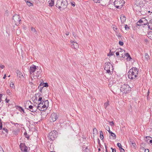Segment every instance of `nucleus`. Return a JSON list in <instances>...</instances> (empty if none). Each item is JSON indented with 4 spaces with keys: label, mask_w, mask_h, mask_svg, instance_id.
Returning a JSON list of instances; mask_svg holds the SVG:
<instances>
[{
    "label": "nucleus",
    "mask_w": 152,
    "mask_h": 152,
    "mask_svg": "<svg viewBox=\"0 0 152 152\" xmlns=\"http://www.w3.org/2000/svg\"><path fill=\"white\" fill-rule=\"evenodd\" d=\"M138 72V69L136 67H133L130 69L128 74L129 78L135 79L137 77Z\"/></svg>",
    "instance_id": "obj_1"
},
{
    "label": "nucleus",
    "mask_w": 152,
    "mask_h": 152,
    "mask_svg": "<svg viewBox=\"0 0 152 152\" xmlns=\"http://www.w3.org/2000/svg\"><path fill=\"white\" fill-rule=\"evenodd\" d=\"M104 69L109 74H111L113 70V66L110 63H105Z\"/></svg>",
    "instance_id": "obj_2"
},
{
    "label": "nucleus",
    "mask_w": 152,
    "mask_h": 152,
    "mask_svg": "<svg viewBox=\"0 0 152 152\" xmlns=\"http://www.w3.org/2000/svg\"><path fill=\"white\" fill-rule=\"evenodd\" d=\"M57 135L58 132L56 130H53L50 132L48 137V138L50 140V142L55 140L57 137Z\"/></svg>",
    "instance_id": "obj_3"
},
{
    "label": "nucleus",
    "mask_w": 152,
    "mask_h": 152,
    "mask_svg": "<svg viewBox=\"0 0 152 152\" xmlns=\"http://www.w3.org/2000/svg\"><path fill=\"white\" fill-rule=\"evenodd\" d=\"M124 4V0H115L114 2V6L117 9H121Z\"/></svg>",
    "instance_id": "obj_4"
},
{
    "label": "nucleus",
    "mask_w": 152,
    "mask_h": 152,
    "mask_svg": "<svg viewBox=\"0 0 152 152\" xmlns=\"http://www.w3.org/2000/svg\"><path fill=\"white\" fill-rule=\"evenodd\" d=\"M131 88L127 84H123L121 87L120 90L125 94L129 92L131 90Z\"/></svg>",
    "instance_id": "obj_5"
},
{
    "label": "nucleus",
    "mask_w": 152,
    "mask_h": 152,
    "mask_svg": "<svg viewBox=\"0 0 152 152\" xmlns=\"http://www.w3.org/2000/svg\"><path fill=\"white\" fill-rule=\"evenodd\" d=\"M49 104V102L48 100H46V101H45V104L41 106V105L38 106L37 107V109H39L41 111H43L46 110L47 108V106H48Z\"/></svg>",
    "instance_id": "obj_6"
},
{
    "label": "nucleus",
    "mask_w": 152,
    "mask_h": 152,
    "mask_svg": "<svg viewBox=\"0 0 152 152\" xmlns=\"http://www.w3.org/2000/svg\"><path fill=\"white\" fill-rule=\"evenodd\" d=\"M148 23V21H147V20H144V21L142 20H139L136 24L137 26H141L143 25H146Z\"/></svg>",
    "instance_id": "obj_7"
},
{
    "label": "nucleus",
    "mask_w": 152,
    "mask_h": 152,
    "mask_svg": "<svg viewBox=\"0 0 152 152\" xmlns=\"http://www.w3.org/2000/svg\"><path fill=\"white\" fill-rule=\"evenodd\" d=\"M58 118L57 115L56 113H53L51 115L50 120L51 122H54Z\"/></svg>",
    "instance_id": "obj_8"
},
{
    "label": "nucleus",
    "mask_w": 152,
    "mask_h": 152,
    "mask_svg": "<svg viewBox=\"0 0 152 152\" xmlns=\"http://www.w3.org/2000/svg\"><path fill=\"white\" fill-rule=\"evenodd\" d=\"M36 69L37 66L35 65H33L30 67L29 71L30 74H32V73L35 71Z\"/></svg>",
    "instance_id": "obj_9"
},
{
    "label": "nucleus",
    "mask_w": 152,
    "mask_h": 152,
    "mask_svg": "<svg viewBox=\"0 0 152 152\" xmlns=\"http://www.w3.org/2000/svg\"><path fill=\"white\" fill-rule=\"evenodd\" d=\"M71 46L72 48H73L75 49H77L78 48V44L74 42L71 41Z\"/></svg>",
    "instance_id": "obj_10"
},
{
    "label": "nucleus",
    "mask_w": 152,
    "mask_h": 152,
    "mask_svg": "<svg viewBox=\"0 0 152 152\" xmlns=\"http://www.w3.org/2000/svg\"><path fill=\"white\" fill-rule=\"evenodd\" d=\"M16 72L17 75V76L18 79H20L22 77H23V76L22 74V73L19 70H17L16 71Z\"/></svg>",
    "instance_id": "obj_11"
},
{
    "label": "nucleus",
    "mask_w": 152,
    "mask_h": 152,
    "mask_svg": "<svg viewBox=\"0 0 152 152\" xmlns=\"http://www.w3.org/2000/svg\"><path fill=\"white\" fill-rule=\"evenodd\" d=\"M28 108L30 109L29 110L32 112H35L37 110L36 107H34L32 105L29 106Z\"/></svg>",
    "instance_id": "obj_12"
},
{
    "label": "nucleus",
    "mask_w": 152,
    "mask_h": 152,
    "mask_svg": "<svg viewBox=\"0 0 152 152\" xmlns=\"http://www.w3.org/2000/svg\"><path fill=\"white\" fill-rule=\"evenodd\" d=\"M15 107L16 108L17 110H18L22 113H25L24 109L21 107L19 106H17Z\"/></svg>",
    "instance_id": "obj_13"
},
{
    "label": "nucleus",
    "mask_w": 152,
    "mask_h": 152,
    "mask_svg": "<svg viewBox=\"0 0 152 152\" xmlns=\"http://www.w3.org/2000/svg\"><path fill=\"white\" fill-rule=\"evenodd\" d=\"M148 36L151 39H152V29H150L148 32Z\"/></svg>",
    "instance_id": "obj_14"
},
{
    "label": "nucleus",
    "mask_w": 152,
    "mask_h": 152,
    "mask_svg": "<svg viewBox=\"0 0 152 152\" xmlns=\"http://www.w3.org/2000/svg\"><path fill=\"white\" fill-rule=\"evenodd\" d=\"M120 50L121 51H119L120 52V54L122 56L121 57H124H124H125V55H126V53H125V51L124 50H122L121 49Z\"/></svg>",
    "instance_id": "obj_15"
},
{
    "label": "nucleus",
    "mask_w": 152,
    "mask_h": 152,
    "mask_svg": "<svg viewBox=\"0 0 152 152\" xmlns=\"http://www.w3.org/2000/svg\"><path fill=\"white\" fill-rule=\"evenodd\" d=\"M69 4H70L73 7H75V2L72 0H69V3H67V5Z\"/></svg>",
    "instance_id": "obj_16"
},
{
    "label": "nucleus",
    "mask_w": 152,
    "mask_h": 152,
    "mask_svg": "<svg viewBox=\"0 0 152 152\" xmlns=\"http://www.w3.org/2000/svg\"><path fill=\"white\" fill-rule=\"evenodd\" d=\"M129 142L130 144H131L132 147L135 148L136 145L135 142L134 141L133 142L131 141H130Z\"/></svg>",
    "instance_id": "obj_17"
},
{
    "label": "nucleus",
    "mask_w": 152,
    "mask_h": 152,
    "mask_svg": "<svg viewBox=\"0 0 152 152\" xmlns=\"http://www.w3.org/2000/svg\"><path fill=\"white\" fill-rule=\"evenodd\" d=\"M25 146V144L23 143H20V148L22 151H23V149L24 148Z\"/></svg>",
    "instance_id": "obj_18"
},
{
    "label": "nucleus",
    "mask_w": 152,
    "mask_h": 152,
    "mask_svg": "<svg viewBox=\"0 0 152 152\" xmlns=\"http://www.w3.org/2000/svg\"><path fill=\"white\" fill-rule=\"evenodd\" d=\"M148 28L150 29H152V20H151L148 24Z\"/></svg>",
    "instance_id": "obj_19"
},
{
    "label": "nucleus",
    "mask_w": 152,
    "mask_h": 152,
    "mask_svg": "<svg viewBox=\"0 0 152 152\" xmlns=\"http://www.w3.org/2000/svg\"><path fill=\"white\" fill-rule=\"evenodd\" d=\"M125 56L127 57L126 59L130 61V59H132L128 53H126Z\"/></svg>",
    "instance_id": "obj_20"
},
{
    "label": "nucleus",
    "mask_w": 152,
    "mask_h": 152,
    "mask_svg": "<svg viewBox=\"0 0 152 152\" xmlns=\"http://www.w3.org/2000/svg\"><path fill=\"white\" fill-rule=\"evenodd\" d=\"M3 130L4 131V132L3 131L2 132V133L3 134H4L6 135L8 133V130L5 128H3Z\"/></svg>",
    "instance_id": "obj_21"
},
{
    "label": "nucleus",
    "mask_w": 152,
    "mask_h": 152,
    "mask_svg": "<svg viewBox=\"0 0 152 152\" xmlns=\"http://www.w3.org/2000/svg\"><path fill=\"white\" fill-rule=\"evenodd\" d=\"M54 1L53 0H50V2L49 3V6L50 7H52L54 5Z\"/></svg>",
    "instance_id": "obj_22"
},
{
    "label": "nucleus",
    "mask_w": 152,
    "mask_h": 152,
    "mask_svg": "<svg viewBox=\"0 0 152 152\" xmlns=\"http://www.w3.org/2000/svg\"><path fill=\"white\" fill-rule=\"evenodd\" d=\"M100 139L102 140H103L104 138V136L103 135V133L102 131H100Z\"/></svg>",
    "instance_id": "obj_23"
},
{
    "label": "nucleus",
    "mask_w": 152,
    "mask_h": 152,
    "mask_svg": "<svg viewBox=\"0 0 152 152\" xmlns=\"http://www.w3.org/2000/svg\"><path fill=\"white\" fill-rule=\"evenodd\" d=\"M19 19V15H14L12 17V19Z\"/></svg>",
    "instance_id": "obj_24"
},
{
    "label": "nucleus",
    "mask_w": 152,
    "mask_h": 152,
    "mask_svg": "<svg viewBox=\"0 0 152 152\" xmlns=\"http://www.w3.org/2000/svg\"><path fill=\"white\" fill-rule=\"evenodd\" d=\"M45 101H46V100L43 99L42 101H40V102L39 103L38 106L41 105H42L44 103L45 104Z\"/></svg>",
    "instance_id": "obj_25"
},
{
    "label": "nucleus",
    "mask_w": 152,
    "mask_h": 152,
    "mask_svg": "<svg viewBox=\"0 0 152 152\" xmlns=\"http://www.w3.org/2000/svg\"><path fill=\"white\" fill-rule=\"evenodd\" d=\"M61 6H58V8H62V7L64 6L66 2H65L64 1L63 2V1H61Z\"/></svg>",
    "instance_id": "obj_26"
},
{
    "label": "nucleus",
    "mask_w": 152,
    "mask_h": 152,
    "mask_svg": "<svg viewBox=\"0 0 152 152\" xmlns=\"http://www.w3.org/2000/svg\"><path fill=\"white\" fill-rule=\"evenodd\" d=\"M17 21L15 20V24L16 26H18L20 23L21 20H17Z\"/></svg>",
    "instance_id": "obj_27"
},
{
    "label": "nucleus",
    "mask_w": 152,
    "mask_h": 152,
    "mask_svg": "<svg viewBox=\"0 0 152 152\" xmlns=\"http://www.w3.org/2000/svg\"><path fill=\"white\" fill-rule=\"evenodd\" d=\"M31 29L33 32H34L35 34H37V31H36V29L34 28L33 27H31Z\"/></svg>",
    "instance_id": "obj_28"
},
{
    "label": "nucleus",
    "mask_w": 152,
    "mask_h": 152,
    "mask_svg": "<svg viewBox=\"0 0 152 152\" xmlns=\"http://www.w3.org/2000/svg\"><path fill=\"white\" fill-rule=\"evenodd\" d=\"M26 2L27 5L29 6H33V4L32 3H31L30 1H27Z\"/></svg>",
    "instance_id": "obj_29"
},
{
    "label": "nucleus",
    "mask_w": 152,
    "mask_h": 152,
    "mask_svg": "<svg viewBox=\"0 0 152 152\" xmlns=\"http://www.w3.org/2000/svg\"><path fill=\"white\" fill-rule=\"evenodd\" d=\"M114 80H111L109 83V84H108V86L109 87H111L113 85V83H114L113 82Z\"/></svg>",
    "instance_id": "obj_30"
},
{
    "label": "nucleus",
    "mask_w": 152,
    "mask_h": 152,
    "mask_svg": "<svg viewBox=\"0 0 152 152\" xmlns=\"http://www.w3.org/2000/svg\"><path fill=\"white\" fill-rule=\"evenodd\" d=\"M145 141H146L147 142H148V140H150L151 139H152V138L149 136H146L145 137Z\"/></svg>",
    "instance_id": "obj_31"
},
{
    "label": "nucleus",
    "mask_w": 152,
    "mask_h": 152,
    "mask_svg": "<svg viewBox=\"0 0 152 152\" xmlns=\"http://www.w3.org/2000/svg\"><path fill=\"white\" fill-rule=\"evenodd\" d=\"M111 136L112 137L113 139H115L116 138V136L115 133L112 132L111 133Z\"/></svg>",
    "instance_id": "obj_32"
},
{
    "label": "nucleus",
    "mask_w": 152,
    "mask_h": 152,
    "mask_svg": "<svg viewBox=\"0 0 152 152\" xmlns=\"http://www.w3.org/2000/svg\"><path fill=\"white\" fill-rule=\"evenodd\" d=\"M24 135H25V137L26 138L28 139L29 138V136L28 135V134L26 132H25L24 134Z\"/></svg>",
    "instance_id": "obj_33"
},
{
    "label": "nucleus",
    "mask_w": 152,
    "mask_h": 152,
    "mask_svg": "<svg viewBox=\"0 0 152 152\" xmlns=\"http://www.w3.org/2000/svg\"><path fill=\"white\" fill-rule=\"evenodd\" d=\"M19 131L17 130H14L13 131V133L14 134L17 135Z\"/></svg>",
    "instance_id": "obj_34"
},
{
    "label": "nucleus",
    "mask_w": 152,
    "mask_h": 152,
    "mask_svg": "<svg viewBox=\"0 0 152 152\" xmlns=\"http://www.w3.org/2000/svg\"><path fill=\"white\" fill-rule=\"evenodd\" d=\"M114 55V53L113 51H112L111 50H110V53L108 54V56H113Z\"/></svg>",
    "instance_id": "obj_35"
},
{
    "label": "nucleus",
    "mask_w": 152,
    "mask_h": 152,
    "mask_svg": "<svg viewBox=\"0 0 152 152\" xmlns=\"http://www.w3.org/2000/svg\"><path fill=\"white\" fill-rule=\"evenodd\" d=\"M2 123L1 122V119L0 118V130L1 129H2Z\"/></svg>",
    "instance_id": "obj_36"
},
{
    "label": "nucleus",
    "mask_w": 152,
    "mask_h": 152,
    "mask_svg": "<svg viewBox=\"0 0 152 152\" xmlns=\"http://www.w3.org/2000/svg\"><path fill=\"white\" fill-rule=\"evenodd\" d=\"M147 14L149 15H151L152 13V10H151V11L147 10Z\"/></svg>",
    "instance_id": "obj_37"
},
{
    "label": "nucleus",
    "mask_w": 152,
    "mask_h": 152,
    "mask_svg": "<svg viewBox=\"0 0 152 152\" xmlns=\"http://www.w3.org/2000/svg\"><path fill=\"white\" fill-rule=\"evenodd\" d=\"M109 104L108 102H106V103H105L104 104L105 108H106L109 105Z\"/></svg>",
    "instance_id": "obj_38"
},
{
    "label": "nucleus",
    "mask_w": 152,
    "mask_h": 152,
    "mask_svg": "<svg viewBox=\"0 0 152 152\" xmlns=\"http://www.w3.org/2000/svg\"><path fill=\"white\" fill-rule=\"evenodd\" d=\"M123 18H126L124 15L122 14L121 16L120 19H123Z\"/></svg>",
    "instance_id": "obj_39"
},
{
    "label": "nucleus",
    "mask_w": 152,
    "mask_h": 152,
    "mask_svg": "<svg viewBox=\"0 0 152 152\" xmlns=\"http://www.w3.org/2000/svg\"><path fill=\"white\" fill-rule=\"evenodd\" d=\"M6 92L9 95L11 94V93L10 92V90L9 89H7V90Z\"/></svg>",
    "instance_id": "obj_40"
},
{
    "label": "nucleus",
    "mask_w": 152,
    "mask_h": 152,
    "mask_svg": "<svg viewBox=\"0 0 152 152\" xmlns=\"http://www.w3.org/2000/svg\"><path fill=\"white\" fill-rule=\"evenodd\" d=\"M117 145V146L119 148L122 147V145L121 144L119 143H118Z\"/></svg>",
    "instance_id": "obj_41"
},
{
    "label": "nucleus",
    "mask_w": 152,
    "mask_h": 152,
    "mask_svg": "<svg viewBox=\"0 0 152 152\" xmlns=\"http://www.w3.org/2000/svg\"><path fill=\"white\" fill-rule=\"evenodd\" d=\"M110 124L112 126H113L114 125V124L113 121L110 122Z\"/></svg>",
    "instance_id": "obj_42"
},
{
    "label": "nucleus",
    "mask_w": 152,
    "mask_h": 152,
    "mask_svg": "<svg viewBox=\"0 0 152 152\" xmlns=\"http://www.w3.org/2000/svg\"><path fill=\"white\" fill-rule=\"evenodd\" d=\"M145 58L147 59H148L149 57L147 53L145 54Z\"/></svg>",
    "instance_id": "obj_43"
},
{
    "label": "nucleus",
    "mask_w": 152,
    "mask_h": 152,
    "mask_svg": "<svg viewBox=\"0 0 152 152\" xmlns=\"http://www.w3.org/2000/svg\"><path fill=\"white\" fill-rule=\"evenodd\" d=\"M9 11L7 10H6L5 11V15L8 16V14H9Z\"/></svg>",
    "instance_id": "obj_44"
},
{
    "label": "nucleus",
    "mask_w": 152,
    "mask_h": 152,
    "mask_svg": "<svg viewBox=\"0 0 152 152\" xmlns=\"http://www.w3.org/2000/svg\"><path fill=\"white\" fill-rule=\"evenodd\" d=\"M48 86V83H44V86H43L44 87H47Z\"/></svg>",
    "instance_id": "obj_45"
},
{
    "label": "nucleus",
    "mask_w": 152,
    "mask_h": 152,
    "mask_svg": "<svg viewBox=\"0 0 152 152\" xmlns=\"http://www.w3.org/2000/svg\"><path fill=\"white\" fill-rule=\"evenodd\" d=\"M119 149L120 151L121 152H124L125 151L124 149H123L122 147L119 148Z\"/></svg>",
    "instance_id": "obj_46"
},
{
    "label": "nucleus",
    "mask_w": 152,
    "mask_h": 152,
    "mask_svg": "<svg viewBox=\"0 0 152 152\" xmlns=\"http://www.w3.org/2000/svg\"><path fill=\"white\" fill-rule=\"evenodd\" d=\"M119 45L121 46H122L124 45V43L123 42L119 41Z\"/></svg>",
    "instance_id": "obj_47"
},
{
    "label": "nucleus",
    "mask_w": 152,
    "mask_h": 152,
    "mask_svg": "<svg viewBox=\"0 0 152 152\" xmlns=\"http://www.w3.org/2000/svg\"><path fill=\"white\" fill-rule=\"evenodd\" d=\"M0 152H4L3 148L0 145Z\"/></svg>",
    "instance_id": "obj_48"
},
{
    "label": "nucleus",
    "mask_w": 152,
    "mask_h": 152,
    "mask_svg": "<svg viewBox=\"0 0 152 152\" xmlns=\"http://www.w3.org/2000/svg\"><path fill=\"white\" fill-rule=\"evenodd\" d=\"M37 95H38V97H42V95L41 93H38Z\"/></svg>",
    "instance_id": "obj_49"
},
{
    "label": "nucleus",
    "mask_w": 152,
    "mask_h": 152,
    "mask_svg": "<svg viewBox=\"0 0 152 152\" xmlns=\"http://www.w3.org/2000/svg\"><path fill=\"white\" fill-rule=\"evenodd\" d=\"M39 99H38V101H40L42 100V97H39Z\"/></svg>",
    "instance_id": "obj_50"
},
{
    "label": "nucleus",
    "mask_w": 152,
    "mask_h": 152,
    "mask_svg": "<svg viewBox=\"0 0 152 152\" xmlns=\"http://www.w3.org/2000/svg\"><path fill=\"white\" fill-rule=\"evenodd\" d=\"M10 86L11 88H13L14 87V84L13 83L10 84Z\"/></svg>",
    "instance_id": "obj_51"
},
{
    "label": "nucleus",
    "mask_w": 152,
    "mask_h": 152,
    "mask_svg": "<svg viewBox=\"0 0 152 152\" xmlns=\"http://www.w3.org/2000/svg\"><path fill=\"white\" fill-rule=\"evenodd\" d=\"M125 28L126 30H127V29H129V27L127 25H125Z\"/></svg>",
    "instance_id": "obj_52"
},
{
    "label": "nucleus",
    "mask_w": 152,
    "mask_h": 152,
    "mask_svg": "<svg viewBox=\"0 0 152 152\" xmlns=\"http://www.w3.org/2000/svg\"><path fill=\"white\" fill-rule=\"evenodd\" d=\"M112 150V152H116V150L115 149H113L112 148H111Z\"/></svg>",
    "instance_id": "obj_53"
},
{
    "label": "nucleus",
    "mask_w": 152,
    "mask_h": 152,
    "mask_svg": "<svg viewBox=\"0 0 152 152\" xmlns=\"http://www.w3.org/2000/svg\"><path fill=\"white\" fill-rule=\"evenodd\" d=\"M22 151V152H27V149L26 148H24L23 149V151Z\"/></svg>",
    "instance_id": "obj_54"
},
{
    "label": "nucleus",
    "mask_w": 152,
    "mask_h": 152,
    "mask_svg": "<svg viewBox=\"0 0 152 152\" xmlns=\"http://www.w3.org/2000/svg\"><path fill=\"white\" fill-rule=\"evenodd\" d=\"M5 67V66L4 65H0V67L2 69H3Z\"/></svg>",
    "instance_id": "obj_55"
},
{
    "label": "nucleus",
    "mask_w": 152,
    "mask_h": 152,
    "mask_svg": "<svg viewBox=\"0 0 152 152\" xmlns=\"http://www.w3.org/2000/svg\"><path fill=\"white\" fill-rule=\"evenodd\" d=\"M2 96V94H0V102H1V97Z\"/></svg>",
    "instance_id": "obj_56"
},
{
    "label": "nucleus",
    "mask_w": 152,
    "mask_h": 152,
    "mask_svg": "<svg viewBox=\"0 0 152 152\" xmlns=\"http://www.w3.org/2000/svg\"><path fill=\"white\" fill-rule=\"evenodd\" d=\"M44 86H43L42 87H41V86H39L38 87V88L40 90H42V89L43 88Z\"/></svg>",
    "instance_id": "obj_57"
},
{
    "label": "nucleus",
    "mask_w": 152,
    "mask_h": 152,
    "mask_svg": "<svg viewBox=\"0 0 152 152\" xmlns=\"http://www.w3.org/2000/svg\"><path fill=\"white\" fill-rule=\"evenodd\" d=\"M108 129L109 130H108V131L111 134V133L112 132L110 130L109 126H108Z\"/></svg>",
    "instance_id": "obj_58"
},
{
    "label": "nucleus",
    "mask_w": 152,
    "mask_h": 152,
    "mask_svg": "<svg viewBox=\"0 0 152 152\" xmlns=\"http://www.w3.org/2000/svg\"><path fill=\"white\" fill-rule=\"evenodd\" d=\"M119 54H120V52H117L116 53V55L117 56H119Z\"/></svg>",
    "instance_id": "obj_59"
},
{
    "label": "nucleus",
    "mask_w": 152,
    "mask_h": 152,
    "mask_svg": "<svg viewBox=\"0 0 152 152\" xmlns=\"http://www.w3.org/2000/svg\"><path fill=\"white\" fill-rule=\"evenodd\" d=\"M9 101H10L9 99L8 100L7 99V98H6L5 99V101H6V103H8Z\"/></svg>",
    "instance_id": "obj_60"
},
{
    "label": "nucleus",
    "mask_w": 152,
    "mask_h": 152,
    "mask_svg": "<svg viewBox=\"0 0 152 152\" xmlns=\"http://www.w3.org/2000/svg\"><path fill=\"white\" fill-rule=\"evenodd\" d=\"M149 150L148 149H145V152H149Z\"/></svg>",
    "instance_id": "obj_61"
},
{
    "label": "nucleus",
    "mask_w": 152,
    "mask_h": 152,
    "mask_svg": "<svg viewBox=\"0 0 152 152\" xmlns=\"http://www.w3.org/2000/svg\"><path fill=\"white\" fill-rule=\"evenodd\" d=\"M113 28L114 31H115V30L117 29V28H115V27H113Z\"/></svg>",
    "instance_id": "obj_62"
},
{
    "label": "nucleus",
    "mask_w": 152,
    "mask_h": 152,
    "mask_svg": "<svg viewBox=\"0 0 152 152\" xmlns=\"http://www.w3.org/2000/svg\"><path fill=\"white\" fill-rule=\"evenodd\" d=\"M148 143H152V140H150L149 141V142Z\"/></svg>",
    "instance_id": "obj_63"
},
{
    "label": "nucleus",
    "mask_w": 152,
    "mask_h": 152,
    "mask_svg": "<svg viewBox=\"0 0 152 152\" xmlns=\"http://www.w3.org/2000/svg\"><path fill=\"white\" fill-rule=\"evenodd\" d=\"M97 131V130L96 129V128H94L93 129V131L94 132V131Z\"/></svg>",
    "instance_id": "obj_64"
}]
</instances>
